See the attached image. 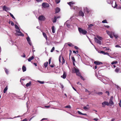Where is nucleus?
<instances>
[{"label": "nucleus", "instance_id": "f257e3e1", "mask_svg": "<svg viewBox=\"0 0 121 121\" xmlns=\"http://www.w3.org/2000/svg\"><path fill=\"white\" fill-rule=\"evenodd\" d=\"M15 28L17 30H16V32L19 33V34L16 33L15 34V35L17 36H24V35L20 31V30L19 27L16 25H15Z\"/></svg>", "mask_w": 121, "mask_h": 121}, {"label": "nucleus", "instance_id": "f03ea898", "mask_svg": "<svg viewBox=\"0 0 121 121\" xmlns=\"http://www.w3.org/2000/svg\"><path fill=\"white\" fill-rule=\"evenodd\" d=\"M72 71L73 73H75L76 75L78 76H80L81 75L79 69L78 68L74 67L73 69H72Z\"/></svg>", "mask_w": 121, "mask_h": 121}, {"label": "nucleus", "instance_id": "7ed1b4c3", "mask_svg": "<svg viewBox=\"0 0 121 121\" xmlns=\"http://www.w3.org/2000/svg\"><path fill=\"white\" fill-rule=\"evenodd\" d=\"M78 30L80 34L83 35H86L87 34V32L86 31L83 29L81 28H78Z\"/></svg>", "mask_w": 121, "mask_h": 121}, {"label": "nucleus", "instance_id": "20e7f679", "mask_svg": "<svg viewBox=\"0 0 121 121\" xmlns=\"http://www.w3.org/2000/svg\"><path fill=\"white\" fill-rule=\"evenodd\" d=\"M107 33L110 36V38H113L112 35H113L114 32L112 31L110 32L108 30H106Z\"/></svg>", "mask_w": 121, "mask_h": 121}, {"label": "nucleus", "instance_id": "39448f33", "mask_svg": "<svg viewBox=\"0 0 121 121\" xmlns=\"http://www.w3.org/2000/svg\"><path fill=\"white\" fill-rule=\"evenodd\" d=\"M60 18V16H54V18L53 19V22L54 23H55L56 22L57 19L58 18Z\"/></svg>", "mask_w": 121, "mask_h": 121}, {"label": "nucleus", "instance_id": "423d86ee", "mask_svg": "<svg viewBox=\"0 0 121 121\" xmlns=\"http://www.w3.org/2000/svg\"><path fill=\"white\" fill-rule=\"evenodd\" d=\"M45 19L46 18L44 16L42 15L39 16L38 17V19L40 20L43 21L45 20Z\"/></svg>", "mask_w": 121, "mask_h": 121}, {"label": "nucleus", "instance_id": "0eeeda50", "mask_svg": "<svg viewBox=\"0 0 121 121\" xmlns=\"http://www.w3.org/2000/svg\"><path fill=\"white\" fill-rule=\"evenodd\" d=\"M112 6L114 8H116L117 9H121V6L119 5L117 6V5L116 4V2H115L114 6H113L112 4Z\"/></svg>", "mask_w": 121, "mask_h": 121}, {"label": "nucleus", "instance_id": "6e6552de", "mask_svg": "<svg viewBox=\"0 0 121 121\" xmlns=\"http://www.w3.org/2000/svg\"><path fill=\"white\" fill-rule=\"evenodd\" d=\"M42 6L44 8L49 7V4L47 3H43L42 4Z\"/></svg>", "mask_w": 121, "mask_h": 121}, {"label": "nucleus", "instance_id": "1a4fd4ad", "mask_svg": "<svg viewBox=\"0 0 121 121\" xmlns=\"http://www.w3.org/2000/svg\"><path fill=\"white\" fill-rule=\"evenodd\" d=\"M2 8L3 10L6 11H7L8 10H10L9 8L6 7L5 5H4Z\"/></svg>", "mask_w": 121, "mask_h": 121}, {"label": "nucleus", "instance_id": "9d476101", "mask_svg": "<svg viewBox=\"0 0 121 121\" xmlns=\"http://www.w3.org/2000/svg\"><path fill=\"white\" fill-rule=\"evenodd\" d=\"M102 107H105V105H107L108 106L109 105V104L108 102L104 101V102L102 103Z\"/></svg>", "mask_w": 121, "mask_h": 121}, {"label": "nucleus", "instance_id": "9b49d317", "mask_svg": "<svg viewBox=\"0 0 121 121\" xmlns=\"http://www.w3.org/2000/svg\"><path fill=\"white\" fill-rule=\"evenodd\" d=\"M113 98V97L112 96L111 97L109 101V102L108 103L109 104H110L111 105H112L114 104L113 102L112 101Z\"/></svg>", "mask_w": 121, "mask_h": 121}, {"label": "nucleus", "instance_id": "f8f14e48", "mask_svg": "<svg viewBox=\"0 0 121 121\" xmlns=\"http://www.w3.org/2000/svg\"><path fill=\"white\" fill-rule=\"evenodd\" d=\"M67 3L68 4H69L71 7V9H72V8L73 6V5H72L74 4H75V3L74 2H68Z\"/></svg>", "mask_w": 121, "mask_h": 121}, {"label": "nucleus", "instance_id": "ddd939ff", "mask_svg": "<svg viewBox=\"0 0 121 121\" xmlns=\"http://www.w3.org/2000/svg\"><path fill=\"white\" fill-rule=\"evenodd\" d=\"M94 40L95 42L99 44H101V43L100 41L99 40L96 38H94Z\"/></svg>", "mask_w": 121, "mask_h": 121}, {"label": "nucleus", "instance_id": "4468645a", "mask_svg": "<svg viewBox=\"0 0 121 121\" xmlns=\"http://www.w3.org/2000/svg\"><path fill=\"white\" fill-rule=\"evenodd\" d=\"M94 63L96 65H99L103 64L102 63L98 61H94Z\"/></svg>", "mask_w": 121, "mask_h": 121}, {"label": "nucleus", "instance_id": "2eb2a0df", "mask_svg": "<svg viewBox=\"0 0 121 121\" xmlns=\"http://www.w3.org/2000/svg\"><path fill=\"white\" fill-rule=\"evenodd\" d=\"M66 73L64 72L63 75L61 76V77L63 79H65L66 77Z\"/></svg>", "mask_w": 121, "mask_h": 121}, {"label": "nucleus", "instance_id": "dca6fc26", "mask_svg": "<svg viewBox=\"0 0 121 121\" xmlns=\"http://www.w3.org/2000/svg\"><path fill=\"white\" fill-rule=\"evenodd\" d=\"M60 9L58 7H57L55 9V12L56 13H58L60 11Z\"/></svg>", "mask_w": 121, "mask_h": 121}, {"label": "nucleus", "instance_id": "f3484780", "mask_svg": "<svg viewBox=\"0 0 121 121\" xmlns=\"http://www.w3.org/2000/svg\"><path fill=\"white\" fill-rule=\"evenodd\" d=\"M79 14L80 16H82L83 17L84 16V14L82 12L81 10L79 12Z\"/></svg>", "mask_w": 121, "mask_h": 121}, {"label": "nucleus", "instance_id": "a211bd4d", "mask_svg": "<svg viewBox=\"0 0 121 121\" xmlns=\"http://www.w3.org/2000/svg\"><path fill=\"white\" fill-rule=\"evenodd\" d=\"M26 39H27V41L28 42V43H29V44L31 46V43L30 42V39L29 37H28L27 38H26Z\"/></svg>", "mask_w": 121, "mask_h": 121}, {"label": "nucleus", "instance_id": "6ab92c4d", "mask_svg": "<svg viewBox=\"0 0 121 121\" xmlns=\"http://www.w3.org/2000/svg\"><path fill=\"white\" fill-rule=\"evenodd\" d=\"M42 34L44 37L46 39V40H47V37L46 35V34L44 32H43Z\"/></svg>", "mask_w": 121, "mask_h": 121}, {"label": "nucleus", "instance_id": "aec40b11", "mask_svg": "<svg viewBox=\"0 0 121 121\" xmlns=\"http://www.w3.org/2000/svg\"><path fill=\"white\" fill-rule=\"evenodd\" d=\"M84 11L85 12H86L87 13H88L89 12V10L88 9V8L87 7H86L84 8Z\"/></svg>", "mask_w": 121, "mask_h": 121}, {"label": "nucleus", "instance_id": "412c9836", "mask_svg": "<svg viewBox=\"0 0 121 121\" xmlns=\"http://www.w3.org/2000/svg\"><path fill=\"white\" fill-rule=\"evenodd\" d=\"M22 69L23 72H24L26 71V69L25 66L23 65L22 67Z\"/></svg>", "mask_w": 121, "mask_h": 121}, {"label": "nucleus", "instance_id": "4be33fe9", "mask_svg": "<svg viewBox=\"0 0 121 121\" xmlns=\"http://www.w3.org/2000/svg\"><path fill=\"white\" fill-rule=\"evenodd\" d=\"M34 59V57L33 56H32L30 57L28 59V61H30L31 60Z\"/></svg>", "mask_w": 121, "mask_h": 121}, {"label": "nucleus", "instance_id": "5701e85b", "mask_svg": "<svg viewBox=\"0 0 121 121\" xmlns=\"http://www.w3.org/2000/svg\"><path fill=\"white\" fill-rule=\"evenodd\" d=\"M8 89V86H6V87L4 88V90H3V92L4 93H5L7 91V90Z\"/></svg>", "mask_w": 121, "mask_h": 121}, {"label": "nucleus", "instance_id": "b1692460", "mask_svg": "<svg viewBox=\"0 0 121 121\" xmlns=\"http://www.w3.org/2000/svg\"><path fill=\"white\" fill-rule=\"evenodd\" d=\"M62 64H64L65 63V60L63 56L62 57Z\"/></svg>", "mask_w": 121, "mask_h": 121}, {"label": "nucleus", "instance_id": "393cba45", "mask_svg": "<svg viewBox=\"0 0 121 121\" xmlns=\"http://www.w3.org/2000/svg\"><path fill=\"white\" fill-rule=\"evenodd\" d=\"M117 63L118 61L117 60H115L112 61L111 63V64L112 65H114V64H116Z\"/></svg>", "mask_w": 121, "mask_h": 121}, {"label": "nucleus", "instance_id": "a878e982", "mask_svg": "<svg viewBox=\"0 0 121 121\" xmlns=\"http://www.w3.org/2000/svg\"><path fill=\"white\" fill-rule=\"evenodd\" d=\"M120 69V68L118 67H117L116 68L115 71L116 72L118 73L119 72V70Z\"/></svg>", "mask_w": 121, "mask_h": 121}, {"label": "nucleus", "instance_id": "bb28decb", "mask_svg": "<svg viewBox=\"0 0 121 121\" xmlns=\"http://www.w3.org/2000/svg\"><path fill=\"white\" fill-rule=\"evenodd\" d=\"M78 8L77 6H73L72 9H73L74 10H77Z\"/></svg>", "mask_w": 121, "mask_h": 121}, {"label": "nucleus", "instance_id": "cd10ccee", "mask_svg": "<svg viewBox=\"0 0 121 121\" xmlns=\"http://www.w3.org/2000/svg\"><path fill=\"white\" fill-rule=\"evenodd\" d=\"M48 61H46V62L44 63V66L45 68H46L48 66Z\"/></svg>", "mask_w": 121, "mask_h": 121}, {"label": "nucleus", "instance_id": "c85d7f7f", "mask_svg": "<svg viewBox=\"0 0 121 121\" xmlns=\"http://www.w3.org/2000/svg\"><path fill=\"white\" fill-rule=\"evenodd\" d=\"M4 70L6 74H8L9 73V71L8 69L6 68H5Z\"/></svg>", "mask_w": 121, "mask_h": 121}, {"label": "nucleus", "instance_id": "c756f323", "mask_svg": "<svg viewBox=\"0 0 121 121\" xmlns=\"http://www.w3.org/2000/svg\"><path fill=\"white\" fill-rule=\"evenodd\" d=\"M31 81H30L28 83H27L26 84V86H27V87H28L30 86V85H31Z\"/></svg>", "mask_w": 121, "mask_h": 121}, {"label": "nucleus", "instance_id": "7c9ffc66", "mask_svg": "<svg viewBox=\"0 0 121 121\" xmlns=\"http://www.w3.org/2000/svg\"><path fill=\"white\" fill-rule=\"evenodd\" d=\"M77 113L80 114H81L82 115H87L85 113H83L81 112H80L79 111H78L77 112Z\"/></svg>", "mask_w": 121, "mask_h": 121}, {"label": "nucleus", "instance_id": "2f4dec72", "mask_svg": "<svg viewBox=\"0 0 121 121\" xmlns=\"http://www.w3.org/2000/svg\"><path fill=\"white\" fill-rule=\"evenodd\" d=\"M52 33H53L55 32V30L54 28V26H53L52 27Z\"/></svg>", "mask_w": 121, "mask_h": 121}, {"label": "nucleus", "instance_id": "473e14b6", "mask_svg": "<svg viewBox=\"0 0 121 121\" xmlns=\"http://www.w3.org/2000/svg\"><path fill=\"white\" fill-rule=\"evenodd\" d=\"M97 37L98 39L100 40H102V38L100 36H97Z\"/></svg>", "mask_w": 121, "mask_h": 121}, {"label": "nucleus", "instance_id": "72a5a7b5", "mask_svg": "<svg viewBox=\"0 0 121 121\" xmlns=\"http://www.w3.org/2000/svg\"><path fill=\"white\" fill-rule=\"evenodd\" d=\"M83 108L85 110H86L87 109H89V107H87L86 106H84Z\"/></svg>", "mask_w": 121, "mask_h": 121}, {"label": "nucleus", "instance_id": "f704fd0d", "mask_svg": "<svg viewBox=\"0 0 121 121\" xmlns=\"http://www.w3.org/2000/svg\"><path fill=\"white\" fill-rule=\"evenodd\" d=\"M93 26V25L92 24H90L88 25V28H91V27Z\"/></svg>", "mask_w": 121, "mask_h": 121}, {"label": "nucleus", "instance_id": "c9c22d12", "mask_svg": "<svg viewBox=\"0 0 121 121\" xmlns=\"http://www.w3.org/2000/svg\"><path fill=\"white\" fill-rule=\"evenodd\" d=\"M68 45L69 46V47H73V45L72 44V43H68Z\"/></svg>", "mask_w": 121, "mask_h": 121}, {"label": "nucleus", "instance_id": "e433bc0d", "mask_svg": "<svg viewBox=\"0 0 121 121\" xmlns=\"http://www.w3.org/2000/svg\"><path fill=\"white\" fill-rule=\"evenodd\" d=\"M102 22L103 23H108V22L107 21V20L106 19H105L104 20H103Z\"/></svg>", "mask_w": 121, "mask_h": 121}, {"label": "nucleus", "instance_id": "4c0bfd02", "mask_svg": "<svg viewBox=\"0 0 121 121\" xmlns=\"http://www.w3.org/2000/svg\"><path fill=\"white\" fill-rule=\"evenodd\" d=\"M38 82L39 83L41 84H43L44 83V82L43 81H38Z\"/></svg>", "mask_w": 121, "mask_h": 121}, {"label": "nucleus", "instance_id": "58836bf2", "mask_svg": "<svg viewBox=\"0 0 121 121\" xmlns=\"http://www.w3.org/2000/svg\"><path fill=\"white\" fill-rule=\"evenodd\" d=\"M61 55H60L59 57V62L60 63L61 62Z\"/></svg>", "mask_w": 121, "mask_h": 121}, {"label": "nucleus", "instance_id": "ea45409f", "mask_svg": "<svg viewBox=\"0 0 121 121\" xmlns=\"http://www.w3.org/2000/svg\"><path fill=\"white\" fill-rule=\"evenodd\" d=\"M61 55H60L59 57V62L60 63L61 62Z\"/></svg>", "mask_w": 121, "mask_h": 121}, {"label": "nucleus", "instance_id": "a19ab883", "mask_svg": "<svg viewBox=\"0 0 121 121\" xmlns=\"http://www.w3.org/2000/svg\"><path fill=\"white\" fill-rule=\"evenodd\" d=\"M72 59L73 60V62H75V59L74 56H72Z\"/></svg>", "mask_w": 121, "mask_h": 121}, {"label": "nucleus", "instance_id": "79ce46f5", "mask_svg": "<svg viewBox=\"0 0 121 121\" xmlns=\"http://www.w3.org/2000/svg\"><path fill=\"white\" fill-rule=\"evenodd\" d=\"M10 14L11 16L14 19H15V17H14L13 15L11 13H10Z\"/></svg>", "mask_w": 121, "mask_h": 121}, {"label": "nucleus", "instance_id": "37998d69", "mask_svg": "<svg viewBox=\"0 0 121 121\" xmlns=\"http://www.w3.org/2000/svg\"><path fill=\"white\" fill-rule=\"evenodd\" d=\"M54 49H55V48H54V47H53L52 48V49H51V51H50L51 52H53V51H54Z\"/></svg>", "mask_w": 121, "mask_h": 121}, {"label": "nucleus", "instance_id": "c03bdc74", "mask_svg": "<svg viewBox=\"0 0 121 121\" xmlns=\"http://www.w3.org/2000/svg\"><path fill=\"white\" fill-rule=\"evenodd\" d=\"M65 108H71V107L70 105H67L65 106Z\"/></svg>", "mask_w": 121, "mask_h": 121}, {"label": "nucleus", "instance_id": "a18cd8bd", "mask_svg": "<svg viewBox=\"0 0 121 121\" xmlns=\"http://www.w3.org/2000/svg\"><path fill=\"white\" fill-rule=\"evenodd\" d=\"M113 35L115 37L116 39H117L118 38V36L117 35H116L114 33V34Z\"/></svg>", "mask_w": 121, "mask_h": 121}, {"label": "nucleus", "instance_id": "49530a36", "mask_svg": "<svg viewBox=\"0 0 121 121\" xmlns=\"http://www.w3.org/2000/svg\"><path fill=\"white\" fill-rule=\"evenodd\" d=\"M60 1V0H55V2L57 4H58L59 3Z\"/></svg>", "mask_w": 121, "mask_h": 121}, {"label": "nucleus", "instance_id": "de8ad7c7", "mask_svg": "<svg viewBox=\"0 0 121 121\" xmlns=\"http://www.w3.org/2000/svg\"><path fill=\"white\" fill-rule=\"evenodd\" d=\"M72 53V51H71V50H69V58Z\"/></svg>", "mask_w": 121, "mask_h": 121}, {"label": "nucleus", "instance_id": "09e8293b", "mask_svg": "<svg viewBox=\"0 0 121 121\" xmlns=\"http://www.w3.org/2000/svg\"><path fill=\"white\" fill-rule=\"evenodd\" d=\"M80 78H81V79L83 80H84V78H83V77H82V76H81V75L80 76H79Z\"/></svg>", "mask_w": 121, "mask_h": 121}, {"label": "nucleus", "instance_id": "8fccbe9b", "mask_svg": "<svg viewBox=\"0 0 121 121\" xmlns=\"http://www.w3.org/2000/svg\"><path fill=\"white\" fill-rule=\"evenodd\" d=\"M104 55H108V56H109V55L108 53V52H104Z\"/></svg>", "mask_w": 121, "mask_h": 121}, {"label": "nucleus", "instance_id": "3c124183", "mask_svg": "<svg viewBox=\"0 0 121 121\" xmlns=\"http://www.w3.org/2000/svg\"><path fill=\"white\" fill-rule=\"evenodd\" d=\"M104 55H108V56H109V55L108 53V52H104Z\"/></svg>", "mask_w": 121, "mask_h": 121}, {"label": "nucleus", "instance_id": "603ef678", "mask_svg": "<svg viewBox=\"0 0 121 121\" xmlns=\"http://www.w3.org/2000/svg\"><path fill=\"white\" fill-rule=\"evenodd\" d=\"M104 55H108V56H109V55L108 53V52H104Z\"/></svg>", "mask_w": 121, "mask_h": 121}, {"label": "nucleus", "instance_id": "864d4df0", "mask_svg": "<svg viewBox=\"0 0 121 121\" xmlns=\"http://www.w3.org/2000/svg\"><path fill=\"white\" fill-rule=\"evenodd\" d=\"M97 94L99 95H102L103 94V93L102 92H99L97 93Z\"/></svg>", "mask_w": 121, "mask_h": 121}, {"label": "nucleus", "instance_id": "5fc2aeb1", "mask_svg": "<svg viewBox=\"0 0 121 121\" xmlns=\"http://www.w3.org/2000/svg\"><path fill=\"white\" fill-rule=\"evenodd\" d=\"M115 47L116 48H121V47L119 45H116L115 46Z\"/></svg>", "mask_w": 121, "mask_h": 121}, {"label": "nucleus", "instance_id": "6e6d98bb", "mask_svg": "<svg viewBox=\"0 0 121 121\" xmlns=\"http://www.w3.org/2000/svg\"><path fill=\"white\" fill-rule=\"evenodd\" d=\"M105 93L107 94H108V95H109V92L108 91H106L105 92Z\"/></svg>", "mask_w": 121, "mask_h": 121}, {"label": "nucleus", "instance_id": "4d7b16f0", "mask_svg": "<svg viewBox=\"0 0 121 121\" xmlns=\"http://www.w3.org/2000/svg\"><path fill=\"white\" fill-rule=\"evenodd\" d=\"M99 52L101 54H103L104 55V51H100V52Z\"/></svg>", "mask_w": 121, "mask_h": 121}, {"label": "nucleus", "instance_id": "13d9d810", "mask_svg": "<svg viewBox=\"0 0 121 121\" xmlns=\"http://www.w3.org/2000/svg\"><path fill=\"white\" fill-rule=\"evenodd\" d=\"M106 48L105 49V50H109V49L108 48H107L106 47H104L103 48Z\"/></svg>", "mask_w": 121, "mask_h": 121}, {"label": "nucleus", "instance_id": "bf43d9fd", "mask_svg": "<svg viewBox=\"0 0 121 121\" xmlns=\"http://www.w3.org/2000/svg\"><path fill=\"white\" fill-rule=\"evenodd\" d=\"M51 60V58H50L49 59V64H50V62Z\"/></svg>", "mask_w": 121, "mask_h": 121}, {"label": "nucleus", "instance_id": "052dcab7", "mask_svg": "<svg viewBox=\"0 0 121 121\" xmlns=\"http://www.w3.org/2000/svg\"><path fill=\"white\" fill-rule=\"evenodd\" d=\"M54 64H53V65H50V67H52V68H53L54 67Z\"/></svg>", "mask_w": 121, "mask_h": 121}, {"label": "nucleus", "instance_id": "680f3d73", "mask_svg": "<svg viewBox=\"0 0 121 121\" xmlns=\"http://www.w3.org/2000/svg\"><path fill=\"white\" fill-rule=\"evenodd\" d=\"M38 2H41L42 1V0H36Z\"/></svg>", "mask_w": 121, "mask_h": 121}, {"label": "nucleus", "instance_id": "e2e57ef3", "mask_svg": "<svg viewBox=\"0 0 121 121\" xmlns=\"http://www.w3.org/2000/svg\"><path fill=\"white\" fill-rule=\"evenodd\" d=\"M22 121H27V119L26 118H25L23 119Z\"/></svg>", "mask_w": 121, "mask_h": 121}, {"label": "nucleus", "instance_id": "0e129e2a", "mask_svg": "<svg viewBox=\"0 0 121 121\" xmlns=\"http://www.w3.org/2000/svg\"><path fill=\"white\" fill-rule=\"evenodd\" d=\"M85 91L86 92H89L88 90L86 89H85Z\"/></svg>", "mask_w": 121, "mask_h": 121}, {"label": "nucleus", "instance_id": "69168bd1", "mask_svg": "<svg viewBox=\"0 0 121 121\" xmlns=\"http://www.w3.org/2000/svg\"><path fill=\"white\" fill-rule=\"evenodd\" d=\"M23 55L21 56L24 57H26V56L25 55V54L24 53H23Z\"/></svg>", "mask_w": 121, "mask_h": 121}, {"label": "nucleus", "instance_id": "338daca9", "mask_svg": "<svg viewBox=\"0 0 121 121\" xmlns=\"http://www.w3.org/2000/svg\"><path fill=\"white\" fill-rule=\"evenodd\" d=\"M93 119L94 120H95V121H97L98 120V119L96 118H94Z\"/></svg>", "mask_w": 121, "mask_h": 121}, {"label": "nucleus", "instance_id": "774afa93", "mask_svg": "<svg viewBox=\"0 0 121 121\" xmlns=\"http://www.w3.org/2000/svg\"><path fill=\"white\" fill-rule=\"evenodd\" d=\"M14 25V23L13 22H11V25L12 26H13Z\"/></svg>", "mask_w": 121, "mask_h": 121}]
</instances>
